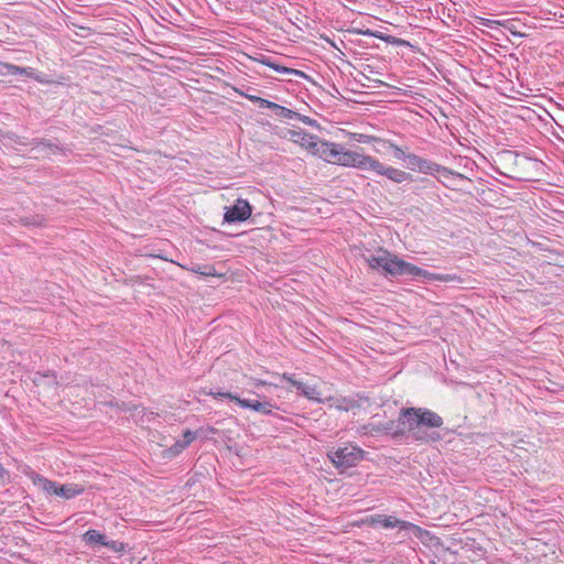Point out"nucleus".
I'll return each instance as SVG.
<instances>
[{"label":"nucleus","instance_id":"1","mask_svg":"<svg viewBox=\"0 0 564 564\" xmlns=\"http://www.w3.org/2000/svg\"><path fill=\"white\" fill-rule=\"evenodd\" d=\"M441 415L427 408H402L397 421L383 424L382 430L392 437L398 438L409 433L411 437L422 443H435L441 441V434L431 429L443 425Z\"/></svg>","mask_w":564,"mask_h":564},{"label":"nucleus","instance_id":"2","mask_svg":"<svg viewBox=\"0 0 564 564\" xmlns=\"http://www.w3.org/2000/svg\"><path fill=\"white\" fill-rule=\"evenodd\" d=\"M336 164L346 167H356L362 171H371L397 184L413 181L412 174L391 165H386L373 156L346 150L343 145L340 147Z\"/></svg>","mask_w":564,"mask_h":564},{"label":"nucleus","instance_id":"3","mask_svg":"<svg viewBox=\"0 0 564 564\" xmlns=\"http://www.w3.org/2000/svg\"><path fill=\"white\" fill-rule=\"evenodd\" d=\"M365 260L371 269L384 276H404V269L410 268L409 262L383 249H380L377 254L365 257Z\"/></svg>","mask_w":564,"mask_h":564},{"label":"nucleus","instance_id":"4","mask_svg":"<svg viewBox=\"0 0 564 564\" xmlns=\"http://www.w3.org/2000/svg\"><path fill=\"white\" fill-rule=\"evenodd\" d=\"M406 159L408 167L413 171H419L420 173L429 175H435L436 173H440L444 177L453 176L462 181L467 180V177L464 174L453 171L446 166L440 165L431 160L423 159L414 153H409Z\"/></svg>","mask_w":564,"mask_h":564},{"label":"nucleus","instance_id":"5","mask_svg":"<svg viewBox=\"0 0 564 564\" xmlns=\"http://www.w3.org/2000/svg\"><path fill=\"white\" fill-rule=\"evenodd\" d=\"M328 457L337 468L347 469L356 466L364 458V451L348 445L329 452Z\"/></svg>","mask_w":564,"mask_h":564},{"label":"nucleus","instance_id":"6","mask_svg":"<svg viewBox=\"0 0 564 564\" xmlns=\"http://www.w3.org/2000/svg\"><path fill=\"white\" fill-rule=\"evenodd\" d=\"M252 214V206L247 199L238 198L235 204L225 207L224 221L236 224L246 221Z\"/></svg>","mask_w":564,"mask_h":564},{"label":"nucleus","instance_id":"7","mask_svg":"<svg viewBox=\"0 0 564 564\" xmlns=\"http://www.w3.org/2000/svg\"><path fill=\"white\" fill-rule=\"evenodd\" d=\"M207 394L213 395L214 398H218V397L227 398L231 401H235L241 408L251 409V410L257 411L262 414L269 415L272 413L273 405L270 402H260V401H251V400H247V399H241L231 392H221V391L214 392L210 390L209 392H207Z\"/></svg>","mask_w":564,"mask_h":564},{"label":"nucleus","instance_id":"8","mask_svg":"<svg viewBox=\"0 0 564 564\" xmlns=\"http://www.w3.org/2000/svg\"><path fill=\"white\" fill-rule=\"evenodd\" d=\"M409 269H404V276H419L429 281H441V282H462L463 280L455 274H438L421 269L409 262Z\"/></svg>","mask_w":564,"mask_h":564},{"label":"nucleus","instance_id":"9","mask_svg":"<svg viewBox=\"0 0 564 564\" xmlns=\"http://www.w3.org/2000/svg\"><path fill=\"white\" fill-rule=\"evenodd\" d=\"M372 523L381 525L386 529L399 528L400 530H411L422 532V529L409 521L400 520L392 516L378 514L372 518Z\"/></svg>","mask_w":564,"mask_h":564},{"label":"nucleus","instance_id":"10","mask_svg":"<svg viewBox=\"0 0 564 564\" xmlns=\"http://www.w3.org/2000/svg\"><path fill=\"white\" fill-rule=\"evenodd\" d=\"M340 147V144L318 139L312 153L328 163L336 164Z\"/></svg>","mask_w":564,"mask_h":564},{"label":"nucleus","instance_id":"11","mask_svg":"<svg viewBox=\"0 0 564 564\" xmlns=\"http://www.w3.org/2000/svg\"><path fill=\"white\" fill-rule=\"evenodd\" d=\"M196 433L186 430L183 434V440L176 441L172 446L162 451V457L165 459H172L181 454L194 440Z\"/></svg>","mask_w":564,"mask_h":564},{"label":"nucleus","instance_id":"12","mask_svg":"<svg viewBox=\"0 0 564 564\" xmlns=\"http://www.w3.org/2000/svg\"><path fill=\"white\" fill-rule=\"evenodd\" d=\"M30 144L32 145V151H35V158L51 156L62 151L57 144L47 139H33Z\"/></svg>","mask_w":564,"mask_h":564},{"label":"nucleus","instance_id":"13","mask_svg":"<svg viewBox=\"0 0 564 564\" xmlns=\"http://www.w3.org/2000/svg\"><path fill=\"white\" fill-rule=\"evenodd\" d=\"M289 133L294 142L300 143L303 148L310 150L311 152H313L319 139L318 137L307 133L303 130H290Z\"/></svg>","mask_w":564,"mask_h":564},{"label":"nucleus","instance_id":"14","mask_svg":"<svg viewBox=\"0 0 564 564\" xmlns=\"http://www.w3.org/2000/svg\"><path fill=\"white\" fill-rule=\"evenodd\" d=\"M254 61L258 62V63H261L263 65H267L269 66L270 68H273L274 70L281 73V74H288V75H296V76H300V77H304V73L302 70H297V69H293V68H289L286 66H282V65H279L276 63H274L271 57L269 56H265L263 54H260L258 57H254Z\"/></svg>","mask_w":564,"mask_h":564},{"label":"nucleus","instance_id":"15","mask_svg":"<svg viewBox=\"0 0 564 564\" xmlns=\"http://www.w3.org/2000/svg\"><path fill=\"white\" fill-rule=\"evenodd\" d=\"M84 491L85 487L79 484H59L57 496L68 500L83 494Z\"/></svg>","mask_w":564,"mask_h":564},{"label":"nucleus","instance_id":"16","mask_svg":"<svg viewBox=\"0 0 564 564\" xmlns=\"http://www.w3.org/2000/svg\"><path fill=\"white\" fill-rule=\"evenodd\" d=\"M106 535L105 534H101L99 531L97 530H88L87 532L84 533L83 535V539L84 541L87 543V544H100L104 546V543L106 541Z\"/></svg>","mask_w":564,"mask_h":564},{"label":"nucleus","instance_id":"17","mask_svg":"<svg viewBox=\"0 0 564 564\" xmlns=\"http://www.w3.org/2000/svg\"><path fill=\"white\" fill-rule=\"evenodd\" d=\"M36 384H47L56 387L58 384L56 375L54 372L40 373L37 372L34 378Z\"/></svg>","mask_w":564,"mask_h":564},{"label":"nucleus","instance_id":"18","mask_svg":"<svg viewBox=\"0 0 564 564\" xmlns=\"http://www.w3.org/2000/svg\"><path fill=\"white\" fill-rule=\"evenodd\" d=\"M359 406H360V404L354 398L345 397V398H340L336 401V408L338 410L346 411V412L354 410L356 408H359Z\"/></svg>","mask_w":564,"mask_h":564},{"label":"nucleus","instance_id":"19","mask_svg":"<svg viewBox=\"0 0 564 564\" xmlns=\"http://www.w3.org/2000/svg\"><path fill=\"white\" fill-rule=\"evenodd\" d=\"M39 484L41 485L42 489L48 494V495H55L57 496L59 484L53 480H50L44 477L39 478Z\"/></svg>","mask_w":564,"mask_h":564},{"label":"nucleus","instance_id":"20","mask_svg":"<svg viewBox=\"0 0 564 564\" xmlns=\"http://www.w3.org/2000/svg\"><path fill=\"white\" fill-rule=\"evenodd\" d=\"M272 110L275 111L276 116L284 118V119H296V117H300L299 112H295L286 107L280 106L275 102H274V107L272 108Z\"/></svg>","mask_w":564,"mask_h":564},{"label":"nucleus","instance_id":"21","mask_svg":"<svg viewBox=\"0 0 564 564\" xmlns=\"http://www.w3.org/2000/svg\"><path fill=\"white\" fill-rule=\"evenodd\" d=\"M241 96L247 98L248 100L257 104L260 108H269L272 109L274 107V102L267 100L264 98L258 97V96H248V93L239 91Z\"/></svg>","mask_w":564,"mask_h":564},{"label":"nucleus","instance_id":"22","mask_svg":"<svg viewBox=\"0 0 564 564\" xmlns=\"http://www.w3.org/2000/svg\"><path fill=\"white\" fill-rule=\"evenodd\" d=\"M2 68H4L7 70V74H11V75H22V70H23V67H21V66L4 63V62L0 61V74H4L2 72Z\"/></svg>","mask_w":564,"mask_h":564},{"label":"nucleus","instance_id":"23","mask_svg":"<svg viewBox=\"0 0 564 564\" xmlns=\"http://www.w3.org/2000/svg\"><path fill=\"white\" fill-rule=\"evenodd\" d=\"M293 387H295L302 394L306 395L310 399H313L312 394L315 391V389L312 388L311 386H307L302 381H293Z\"/></svg>","mask_w":564,"mask_h":564},{"label":"nucleus","instance_id":"24","mask_svg":"<svg viewBox=\"0 0 564 564\" xmlns=\"http://www.w3.org/2000/svg\"><path fill=\"white\" fill-rule=\"evenodd\" d=\"M389 144V148L393 150V155L398 160H403L405 163H408V154L397 144L392 142H387Z\"/></svg>","mask_w":564,"mask_h":564},{"label":"nucleus","instance_id":"25","mask_svg":"<svg viewBox=\"0 0 564 564\" xmlns=\"http://www.w3.org/2000/svg\"><path fill=\"white\" fill-rule=\"evenodd\" d=\"M104 546L117 552V553H120V552H123L124 551V544L122 542H119V541H113V540H108V538H106V541L104 543Z\"/></svg>","mask_w":564,"mask_h":564},{"label":"nucleus","instance_id":"26","mask_svg":"<svg viewBox=\"0 0 564 564\" xmlns=\"http://www.w3.org/2000/svg\"><path fill=\"white\" fill-rule=\"evenodd\" d=\"M354 135H355V140L360 143H370L371 141L378 140L373 135H368V134H364V133H356Z\"/></svg>","mask_w":564,"mask_h":564},{"label":"nucleus","instance_id":"27","mask_svg":"<svg viewBox=\"0 0 564 564\" xmlns=\"http://www.w3.org/2000/svg\"><path fill=\"white\" fill-rule=\"evenodd\" d=\"M45 223V218L42 217V216H33L31 219L29 218H25V224L26 225H33V226H43Z\"/></svg>","mask_w":564,"mask_h":564},{"label":"nucleus","instance_id":"28","mask_svg":"<svg viewBox=\"0 0 564 564\" xmlns=\"http://www.w3.org/2000/svg\"><path fill=\"white\" fill-rule=\"evenodd\" d=\"M6 137H7L8 139H10V140L14 141V142H15V143H18V144H21V145H26V144H28V142L24 140V138H21V137L17 135V134H14V133H12V132H8V133L6 134Z\"/></svg>","mask_w":564,"mask_h":564},{"label":"nucleus","instance_id":"29","mask_svg":"<svg viewBox=\"0 0 564 564\" xmlns=\"http://www.w3.org/2000/svg\"><path fill=\"white\" fill-rule=\"evenodd\" d=\"M35 72L36 70L32 67H23L22 75L32 78L35 77Z\"/></svg>","mask_w":564,"mask_h":564},{"label":"nucleus","instance_id":"30","mask_svg":"<svg viewBox=\"0 0 564 564\" xmlns=\"http://www.w3.org/2000/svg\"><path fill=\"white\" fill-rule=\"evenodd\" d=\"M497 23H498L497 21L485 19V18H480V24L484 25V26L492 28V25L497 24Z\"/></svg>","mask_w":564,"mask_h":564},{"label":"nucleus","instance_id":"31","mask_svg":"<svg viewBox=\"0 0 564 564\" xmlns=\"http://www.w3.org/2000/svg\"><path fill=\"white\" fill-rule=\"evenodd\" d=\"M34 80L39 82V83H42V84H47L50 83L48 79H46L41 73H39L37 70L35 72V77H32Z\"/></svg>","mask_w":564,"mask_h":564},{"label":"nucleus","instance_id":"32","mask_svg":"<svg viewBox=\"0 0 564 564\" xmlns=\"http://www.w3.org/2000/svg\"><path fill=\"white\" fill-rule=\"evenodd\" d=\"M296 119L304 123H307V124H313L315 122V120L311 119L310 117L303 116L301 113H300V117H296Z\"/></svg>","mask_w":564,"mask_h":564},{"label":"nucleus","instance_id":"33","mask_svg":"<svg viewBox=\"0 0 564 564\" xmlns=\"http://www.w3.org/2000/svg\"><path fill=\"white\" fill-rule=\"evenodd\" d=\"M282 378H283L285 381L290 382L292 386H293V381H296L295 379H293V378H292L290 375H288V373H283Z\"/></svg>","mask_w":564,"mask_h":564},{"label":"nucleus","instance_id":"34","mask_svg":"<svg viewBox=\"0 0 564 564\" xmlns=\"http://www.w3.org/2000/svg\"><path fill=\"white\" fill-rule=\"evenodd\" d=\"M8 475L7 469L0 464V478H4Z\"/></svg>","mask_w":564,"mask_h":564},{"label":"nucleus","instance_id":"35","mask_svg":"<svg viewBox=\"0 0 564 564\" xmlns=\"http://www.w3.org/2000/svg\"><path fill=\"white\" fill-rule=\"evenodd\" d=\"M509 30H510L511 34H512V35H514V36H520V37L525 36V34H524V33H521V32L514 31V30H512V29H509Z\"/></svg>","mask_w":564,"mask_h":564},{"label":"nucleus","instance_id":"36","mask_svg":"<svg viewBox=\"0 0 564 564\" xmlns=\"http://www.w3.org/2000/svg\"><path fill=\"white\" fill-rule=\"evenodd\" d=\"M365 34H370V32H369V31H366V32H365ZM371 35H373V33H371ZM375 36H376V34H375ZM377 37L382 39V37H381V36H379V35H377Z\"/></svg>","mask_w":564,"mask_h":564}]
</instances>
